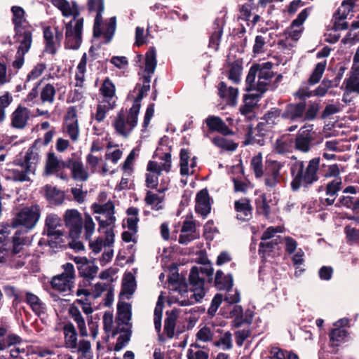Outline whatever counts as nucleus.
I'll return each instance as SVG.
<instances>
[{"instance_id": "obj_43", "label": "nucleus", "mask_w": 359, "mask_h": 359, "mask_svg": "<svg viewBox=\"0 0 359 359\" xmlns=\"http://www.w3.org/2000/svg\"><path fill=\"white\" fill-rule=\"evenodd\" d=\"M56 90L53 84L47 83L41 90L40 97L42 102L53 103Z\"/></svg>"}, {"instance_id": "obj_13", "label": "nucleus", "mask_w": 359, "mask_h": 359, "mask_svg": "<svg viewBox=\"0 0 359 359\" xmlns=\"http://www.w3.org/2000/svg\"><path fill=\"white\" fill-rule=\"evenodd\" d=\"M315 135V132L312 131V128L308 129L305 126L302 127L295 137V149L303 153L309 151L311 147L314 144L313 141L314 140Z\"/></svg>"}, {"instance_id": "obj_36", "label": "nucleus", "mask_w": 359, "mask_h": 359, "mask_svg": "<svg viewBox=\"0 0 359 359\" xmlns=\"http://www.w3.org/2000/svg\"><path fill=\"white\" fill-rule=\"evenodd\" d=\"M46 198L49 201H54L57 204L62 203L64 199V194L55 187H53L50 185H46L45 187Z\"/></svg>"}, {"instance_id": "obj_10", "label": "nucleus", "mask_w": 359, "mask_h": 359, "mask_svg": "<svg viewBox=\"0 0 359 359\" xmlns=\"http://www.w3.org/2000/svg\"><path fill=\"white\" fill-rule=\"evenodd\" d=\"M65 225L69 229V236L78 238L81 233L83 219L79 212L76 209L67 210L64 215Z\"/></svg>"}, {"instance_id": "obj_46", "label": "nucleus", "mask_w": 359, "mask_h": 359, "mask_svg": "<svg viewBox=\"0 0 359 359\" xmlns=\"http://www.w3.org/2000/svg\"><path fill=\"white\" fill-rule=\"evenodd\" d=\"M259 70V64H254L250 67L245 80L247 91L254 90L255 81Z\"/></svg>"}, {"instance_id": "obj_42", "label": "nucleus", "mask_w": 359, "mask_h": 359, "mask_svg": "<svg viewBox=\"0 0 359 359\" xmlns=\"http://www.w3.org/2000/svg\"><path fill=\"white\" fill-rule=\"evenodd\" d=\"M212 142L216 147L231 151H235L238 145L232 140H227L220 136L215 137Z\"/></svg>"}, {"instance_id": "obj_18", "label": "nucleus", "mask_w": 359, "mask_h": 359, "mask_svg": "<svg viewBox=\"0 0 359 359\" xmlns=\"http://www.w3.org/2000/svg\"><path fill=\"white\" fill-rule=\"evenodd\" d=\"M342 189V180L341 177L336 178L329 182L325 187V194L328 196H333V198H320V202L323 205L330 206L334 203L338 192Z\"/></svg>"}, {"instance_id": "obj_64", "label": "nucleus", "mask_w": 359, "mask_h": 359, "mask_svg": "<svg viewBox=\"0 0 359 359\" xmlns=\"http://www.w3.org/2000/svg\"><path fill=\"white\" fill-rule=\"evenodd\" d=\"M222 344L225 346V348L227 350L232 348L231 333L230 332L228 331L225 332L224 336L221 337L219 341L214 343L215 346H219Z\"/></svg>"}, {"instance_id": "obj_17", "label": "nucleus", "mask_w": 359, "mask_h": 359, "mask_svg": "<svg viewBox=\"0 0 359 359\" xmlns=\"http://www.w3.org/2000/svg\"><path fill=\"white\" fill-rule=\"evenodd\" d=\"M346 5L348 6L347 11L341 13V8H339L334 13V22L332 29L334 31L346 30L348 28V23L347 22L341 23L340 21L346 19L348 13L353 11L355 7V1L353 0H344L341 3V7H345Z\"/></svg>"}, {"instance_id": "obj_3", "label": "nucleus", "mask_w": 359, "mask_h": 359, "mask_svg": "<svg viewBox=\"0 0 359 359\" xmlns=\"http://www.w3.org/2000/svg\"><path fill=\"white\" fill-rule=\"evenodd\" d=\"M67 168L71 170L72 177L75 180L86 182L89 175L84 168L81 155L74 152L65 161L57 159L54 153H48L46 163L45 172L47 175L59 172L61 169Z\"/></svg>"}, {"instance_id": "obj_38", "label": "nucleus", "mask_w": 359, "mask_h": 359, "mask_svg": "<svg viewBox=\"0 0 359 359\" xmlns=\"http://www.w3.org/2000/svg\"><path fill=\"white\" fill-rule=\"evenodd\" d=\"M69 282L70 280L65 276V274H60L52 278L50 285L53 289L65 292L69 287Z\"/></svg>"}, {"instance_id": "obj_53", "label": "nucleus", "mask_w": 359, "mask_h": 359, "mask_svg": "<svg viewBox=\"0 0 359 359\" xmlns=\"http://www.w3.org/2000/svg\"><path fill=\"white\" fill-rule=\"evenodd\" d=\"M114 108V106L108 102V104H97L96 113L95 114V118L100 123L104 121L106 117L107 112Z\"/></svg>"}, {"instance_id": "obj_52", "label": "nucleus", "mask_w": 359, "mask_h": 359, "mask_svg": "<svg viewBox=\"0 0 359 359\" xmlns=\"http://www.w3.org/2000/svg\"><path fill=\"white\" fill-rule=\"evenodd\" d=\"M344 233L346 234V241L348 244L353 245L359 243V229L346 226L344 228Z\"/></svg>"}, {"instance_id": "obj_25", "label": "nucleus", "mask_w": 359, "mask_h": 359, "mask_svg": "<svg viewBox=\"0 0 359 359\" xmlns=\"http://www.w3.org/2000/svg\"><path fill=\"white\" fill-rule=\"evenodd\" d=\"M117 320L119 324L128 325L132 318L131 305L126 302L119 301L117 304Z\"/></svg>"}, {"instance_id": "obj_50", "label": "nucleus", "mask_w": 359, "mask_h": 359, "mask_svg": "<svg viewBox=\"0 0 359 359\" xmlns=\"http://www.w3.org/2000/svg\"><path fill=\"white\" fill-rule=\"evenodd\" d=\"M251 168L254 171L256 178H260L264 175L262 157L261 154L252 157L251 160Z\"/></svg>"}, {"instance_id": "obj_9", "label": "nucleus", "mask_w": 359, "mask_h": 359, "mask_svg": "<svg viewBox=\"0 0 359 359\" xmlns=\"http://www.w3.org/2000/svg\"><path fill=\"white\" fill-rule=\"evenodd\" d=\"M83 21V18H81L75 24H72V21L66 24L65 42L66 49L78 50L80 48L82 43Z\"/></svg>"}, {"instance_id": "obj_48", "label": "nucleus", "mask_w": 359, "mask_h": 359, "mask_svg": "<svg viewBox=\"0 0 359 359\" xmlns=\"http://www.w3.org/2000/svg\"><path fill=\"white\" fill-rule=\"evenodd\" d=\"M116 29V18L115 16L109 18L108 23L107 24V27L105 31L103 33L104 38L105 39V43H109L115 33Z\"/></svg>"}, {"instance_id": "obj_55", "label": "nucleus", "mask_w": 359, "mask_h": 359, "mask_svg": "<svg viewBox=\"0 0 359 359\" xmlns=\"http://www.w3.org/2000/svg\"><path fill=\"white\" fill-rule=\"evenodd\" d=\"M341 104L339 102H337L334 104H327L321 113L320 118L325 119L330 116L331 115L335 114L337 113H339L341 111Z\"/></svg>"}, {"instance_id": "obj_8", "label": "nucleus", "mask_w": 359, "mask_h": 359, "mask_svg": "<svg viewBox=\"0 0 359 359\" xmlns=\"http://www.w3.org/2000/svg\"><path fill=\"white\" fill-rule=\"evenodd\" d=\"M41 209L39 205L25 207L13 219L11 225L13 228L25 227L27 230L32 229L39 221Z\"/></svg>"}, {"instance_id": "obj_39", "label": "nucleus", "mask_w": 359, "mask_h": 359, "mask_svg": "<svg viewBox=\"0 0 359 359\" xmlns=\"http://www.w3.org/2000/svg\"><path fill=\"white\" fill-rule=\"evenodd\" d=\"M326 61L318 62L313 71L312 72L309 80L308 83L311 86L318 83L323 76V74L326 68Z\"/></svg>"}, {"instance_id": "obj_44", "label": "nucleus", "mask_w": 359, "mask_h": 359, "mask_svg": "<svg viewBox=\"0 0 359 359\" xmlns=\"http://www.w3.org/2000/svg\"><path fill=\"white\" fill-rule=\"evenodd\" d=\"M190 153L188 149L182 148L180 152V175L182 176L189 174V161Z\"/></svg>"}, {"instance_id": "obj_15", "label": "nucleus", "mask_w": 359, "mask_h": 359, "mask_svg": "<svg viewBox=\"0 0 359 359\" xmlns=\"http://www.w3.org/2000/svg\"><path fill=\"white\" fill-rule=\"evenodd\" d=\"M34 31V28L29 23L25 25L24 27L14 29V38L17 39L20 42V46L18 49L24 50V52L29 51L32 43V34Z\"/></svg>"}, {"instance_id": "obj_56", "label": "nucleus", "mask_w": 359, "mask_h": 359, "mask_svg": "<svg viewBox=\"0 0 359 359\" xmlns=\"http://www.w3.org/2000/svg\"><path fill=\"white\" fill-rule=\"evenodd\" d=\"M346 90L349 93L359 94V78L356 76H351L345 80Z\"/></svg>"}, {"instance_id": "obj_21", "label": "nucleus", "mask_w": 359, "mask_h": 359, "mask_svg": "<svg viewBox=\"0 0 359 359\" xmlns=\"http://www.w3.org/2000/svg\"><path fill=\"white\" fill-rule=\"evenodd\" d=\"M234 208L237 212L236 218L238 220L246 222L252 218V207L250 204V199L248 198L236 201L234 203Z\"/></svg>"}, {"instance_id": "obj_35", "label": "nucleus", "mask_w": 359, "mask_h": 359, "mask_svg": "<svg viewBox=\"0 0 359 359\" xmlns=\"http://www.w3.org/2000/svg\"><path fill=\"white\" fill-rule=\"evenodd\" d=\"M189 280L190 285L193 287V291H197L198 288H202L205 285V279L200 277L199 269L196 266H192L191 269Z\"/></svg>"}, {"instance_id": "obj_59", "label": "nucleus", "mask_w": 359, "mask_h": 359, "mask_svg": "<svg viewBox=\"0 0 359 359\" xmlns=\"http://www.w3.org/2000/svg\"><path fill=\"white\" fill-rule=\"evenodd\" d=\"M222 301L223 295L222 294L217 293L215 295L212 299L210 306L208 310V313L209 316H214L215 315V313L217 312Z\"/></svg>"}, {"instance_id": "obj_16", "label": "nucleus", "mask_w": 359, "mask_h": 359, "mask_svg": "<svg viewBox=\"0 0 359 359\" xmlns=\"http://www.w3.org/2000/svg\"><path fill=\"white\" fill-rule=\"evenodd\" d=\"M211 201L206 188L200 190L196 196V212L201 215L203 218H205L211 211Z\"/></svg>"}, {"instance_id": "obj_58", "label": "nucleus", "mask_w": 359, "mask_h": 359, "mask_svg": "<svg viewBox=\"0 0 359 359\" xmlns=\"http://www.w3.org/2000/svg\"><path fill=\"white\" fill-rule=\"evenodd\" d=\"M84 229L86 239L90 240L94 232L95 223L93 222L90 215L88 214H85Z\"/></svg>"}, {"instance_id": "obj_22", "label": "nucleus", "mask_w": 359, "mask_h": 359, "mask_svg": "<svg viewBox=\"0 0 359 359\" xmlns=\"http://www.w3.org/2000/svg\"><path fill=\"white\" fill-rule=\"evenodd\" d=\"M25 302L29 306L35 315L39 317L42 313H45V304L41 302L38 296L29 291L25 292Z\"/></svg>"}, {"instance_id": "obj_45", "label": "nucleus", "mask_w": 359, "mask_h": 359, "mask_svg": "<svg viewBox=\"0 0 359 359\" xmlns=\"http://www.w3.org/2000/svg\"><path fill=\"white\" fill-rule=\"evenodd\" d=\"M242 69V63L241 61L238 60L233 61L230 65L229 79L235 83H239Z\"/></svg>"}, {"instance_id": "obj_62", "label": "nucleus", "mask_w": 359, "mask_h": 359, "mask_svg": "<svg viewBox=\"0 0 359 359\" xmlns=\"http://www.w3.org/2000/svg\"><path fill=\"white\" fill-rule=\"evenodd\" d=\"M196 337L204 342L210 341L212 339V333L208 327L205 326L198 330Z\"/></svg>"}, {"instance_id": "obj_26", "label": "nucleus", "mask_w": 359, "mask_h": 359, "mask_svg": "<svg viewBox=\"0 0 359 359\" xmlns=\"http://www.w3.org/2000/svg\"><path fill=\"white\" fill-rule=\"evenodd\" d=\"M268 201L266 194H261L258 198L255 200L256 212L258 215H263L266 219H269L271 214V207Z\"/></svg>"}, {"instance_id": "obj_54", "label": "nucleus", "mask_w": 359, "mask_h": 359, "mask_svg": "<svg viewBox=\"0 0 359 359\" xmlns=\"http://www.w3.org/2000/svg\"><path fill=\"white\" fill-rule=\"evenodd\" d=\"M214 25H217V27L210 36V45L215 46L217 48L221 36L222 35L223 29L219 26L218 18L215 20Z\"/></svg>"}, {"instance_id": "obj_20", "label": "nucleus", "mask_w": 359, "mask_h": 359, "mask_svg": "<svg viewBox=\"0 0 359 359\" xmlns=\"http://www.w3.org/2000/svg\"><path fill=\"white\" fill-rule=\"evenodd\" d=\"M205 123L210 132L215 131L224 136L234 135V132L231 130L224 121L219 116H208L205 119Z\"/></svg>"}, {"instance_id": "obj_47", "label": "nucleus", "mask_w": 359, "mask_h": 359, "mask_svg": "<svg viewBox=\"0 0 359 359\" xmlns=\"http://www.w3.org/2000/svg\"><path fill=\"white\" fill-rule=\"evenodd\" d=\"M13 102V97L9 92H6L0 96V123L3 122L6 118V108H7Z\"/></svg>"}, {"instance_id": "obj_1", "label": "nucleus", "mask_w": 359, "mask_h": 359, "mask_svg": "<svg viewBox=\"0 0 359 359\" xmlns=\"http://www.w3.org/2000/svg\"><path fill=\"white\" fill-rule=\"evenodd\" d=\"M321 158L315 157L309 160L306 165L303 161H297L290 167L292 180L290 188L293 192L298 191L301 188L309 189L320 180V167Z\"/></svg>"}, {"instance_id": "obj_41", "label": "nucleus", "mask_w": 359, "mask_h": 359, "mask_svg": "<svg viewBox=\"0 0 359 359\" xmlns=\"http://www.w3.org/2000/svg\"><path fill=\"white\" fill-rule=\"evenodd\" d=\"M100 92L105 98H112L115 95V85L109 77H106L103 81Z\"/></svg>"}, {"instance_id": "obj_24", "label": "nucleus", "mask_w": 359, "mask_h": 359, "mask_svg": "<svg viewBox=\"0 0 359 359\" xmlns=\"http://www.w3.org/2000/svg\"><path fill=\"white\" fill-rule=\"evenodd\" d=\"M180 310L172 309L171 311H166V316L164 320V331L169 339H172L175 335V329L176 321L179 316Z\"/></svg>"}, {"instance_id": "obj_63", "label": "nucleus", "mask_w": 359, "mask_h": 359, "mask_svg": "<svg viewBox=\"0 0 359 359\" xmlns=\"http://www.w3.org/2000/svg\"><path fill=\"white\" fill-rule=\"evenodd\" d=\"M67 133L72 141H76L79 135V123H76V121L74 123H68L67 125Z\"/></svg>"}, {"instance_id": "obj_29", "label": "nucleus", "mask_w": 359, "mask_h": 359, "mask_svg": "<svg viewBox=\"0 0 359 359\" xmlns=\"http://www.w3.org/2000/svg\"><path fill=\"white\" fill-rule=\"evenodd\" d=\"M90 264H94V260H88L83 264L77 266L79 275L84 278L94 279L99 268L96 265L90 266Z\"/></svg>"}, {"instance_id": "obj_40", "label": "nucleus", "mask_w": 359, "mask_h": 359, "mask_svg": "<svg viewBox=\"0 0 359 359\" xmlns=\"http://www.w3.org/2000/svg\"><path fill=\"white\" fill-rule=\"evenodd\" d=\"M278 238L273 239L269 242H260L259 244V255L262 258H266V256H271V253L278 245Z\"/></svg>"}, {"instance_id": "obj_2", "label": "nucleus", "mask_w": 359, "mask_h": 359, "mask_svg": "<svg viewBox=\"0 0 359 359\" xmlns=\"http://www.w3.org/2000/svg\"><path fill=\"white\" fill-rule=\"evenodd\" d=\"M321 158L315 157L309 160L306 165L303 161H297L290 167L292 180L290 188L293 192L298 191L301 188L309 189L320 180V167Z\"/></svg>"}, {"instance_id": "obj_6", "label": "nucleus", "mask_w": 359, "mask_h": 359, "mask_svg": "<svg viewBox=\"0 0 359 359\" xmlns=\"http://www.w3.org/2000/svg\"><path fill=\"white\" fill-rule=\"evenodd\" d=\"M141 108V104L133 102L130 107L126 121L123 110H121L113 123L116 133L123 137H127L137 124L138 114Z\"/></svg>"}, {"instance_id": "obj_31", "label": "nucleus", "mask_w": 359, "mask_h": 359, "mask_svg": "<svg viewBox=\"0 0 359 359\" xmlns=\"http://www.w3.org/2000/svg\"><path fill=\"white\" fill-rule=\"evenodd\" d=\"M87 55L86 53L82 55L76 67L75 74L76 87L83 88L85 81V74L86 72Z\"/></svg>"}, {"instance_id": "obj_5", "label": "nucleus", "mask_w": 359, "mask_h": 359, "mask_svg": "<svg viewBox=\"0 0 359 359\" xmlns=\"http://www.w3.org/2000/svg\"><path fill=\"white\" fill-rule=\"evenodd\" d=\"M157 65L156 50L155 47L151 46L145 53V68L144 74L142 76V86L137 83L135 89L140 87L139 92L135 97L133 102L141 104V101L150 90V82L151 75L154 73Z\"/></svg>"}, {"instance_id": "obj_7", "label": "nucleus", "mask_w": 359, "mask_h": 359, "mask_svg": "<svg viewBox=\"0 0 359 359\" xmlns=\"http://www.w3.org/2000/svg\"><path fill=\"white\" fill-rule=\"evenodd\" d=\"M12 246L7 248L8 257L13 259L11 264V268L19 269L25 264V259L29 255L25 245H27V238L21 236V232L16 231L12 237Z\"/></svg>"}, {"instance_id": "obj_30", "label": "nucleus", "mask_w": 359, "mask_h": 359, "mask_svg": "<svg viewBox=\"0 0 359 359\" xmlns=\"http://www.w3.org/2000/svg\"><path fill=\"white\" fill-rule=\"evenodd\" d=\"M12 13V23L14 26V29L24 27L23 23H29L25 18V10L18 6H13L11 7Z\"/></svg>"}, {"instance_id": "obj_32", "label": "nucleus", "mask_w": 359, "mask_h": 359, "mask_svg": "<svg viewBox=\"0 0 359 359\" xmlns=\"http://www.w3.org/2000/svg\"><path fill=\"white\" fill-rule=\"evenodd\" d=\"M135 287L136 283L135 276L130 272L126 273L122 281L120 297L125 294L132 295L135 292Z\"/></svg>"}, {"instance_id": "obj_23", "label": "nucleus", "mask_w": 359, "mask_h": 359, "mask_svg": "<svg viewBox=\"0 0 359 359\" xmlns=\"http://www.w3.org/2000/svg\"><path fill=\"white\" fill-rule=\"evenodd\" d=\"M215 285L219 290L230 291L233 285L232 275H224L222 270H217L215 273Z\"/></svg>"}, {"instance_id": "obj_28", "label": "nucleus", "mask_w": 359, "mask_h": 359, "mask_svg": "<svg viewBox=\"0 0 359 359\" xmlns=\"http://www.w3.org/2000/svg\"><path fill=\"white\" fill-rule=\"evenodd\" d=\"M348 334V332L344 328L336 327L332 329L329 334L330 346L332 348L338 347L345 341Z\"/></svg>"}, {"instance_id": "obj_34", "label": "nucleus", "mask_w": 359, "mask_h": 359, "mask_svg": "<svg viewBox=\"0 0 359 359\" xmlns=\"http://www.w3.org/2000/svg\"><path fill=\"white\" fill-rule=\"evenodd\" d=\"M61 219L55 214H49L47 215L45 222V231H46L47 236L53 234L58 235V230L56 228L60 225Z\"/></svg>"}, {"instance_id": "obj_33", "label": "nucleus", "mask_w": 359, "mask_h": 359, "mask_svg": "<svg viewBox=\"0 0 359 359\" xmlns=\"http://www.w3.org/2000/svg\"><path fill=\"white\" fill-rule=\"evenodd\" d=\"M43 33L45 43V50L51 55H55L57 52V49L55 48V43L54 41V34L51 29V27L50 26L44 27Z\"/></svg>"}, {"instance_id": "obj_61", "label": "nucleus", "mask_w": 359, "mask_h": 359, "mask_svg": "<svg viewBox=\"0 0 359 359\" xmlns=\"http://www.w3.org/2000/svg\"><path fill=\"white\" fill-rule=\"evenodd\" d=\"M58 235L53 234L50 236H48L50 238L47 241L48 245L51 248H57L58 247L62 246V243H63L62 236H63V233L61 231H57Z\"/></svg>"}, {"instance_id": "obj_12", "label": "nucleus", "mask_w": 359, "mask_h": 359, "mask_svg": "<svg viewBox=\"0 0 359 359\" xmlns=\"http://www.w3.org/2000/svg\"><path fill=\"white\" fill-rule=\"evenodd\" d=\"M283 166V164L277 161H266L264 184L267 187L274 188L280 183L281 178L280 171Z\"/></svg>"}, {"instance_id": "obj_60", "label": "nucleus", "mask_w": 359, "mask_h": 359, "mask_svg": "<svg viewBox=\"0 0 359 359\" xmlns=\"http://www.w3.org/2000/svg\"><path fill=\"white\" fill-rule=\"evenodd\" d=\"M355 197L348 196H341L337 202L334 204L335 207L341 208L342 206L351 208L353 210Z\"/></svg>"}, {"instance_id": "obj_14", "label": "nucleus", "mask_w": 359, "mask_h": 359, "mask_svg": "<svg viewBox=\"0 0 359 359\" xmlns=\"http://www.w3.org/2000/svg\"><path fill=\"white\" fill-rule=\"evenodd\" d=\"M265 123L259 122L257 123L255 128H253L252 124L247 126V131L245 135V140L243 141L244 145L257 144L263 146L265 143L264 137L265 135Z\"/></svg>"}, {"instance_id": "obj_19", "label": "nucleus", "mask_w": 359, "mask_h": 359, "mask_svg": "<svg viewBox=\"0 0 359 359\" xmlns=\"http://www.w3.org/2000/svg\"><path fill=\"white\" fill-rule=\"evenodd\" d=\"M30 111L25 107L18 105L11 114V126L17 129H23L27 125Z\"/></svg>"}, {"instance_id": "obj_51", "label": "nucleus", "mask_w": 359, "mask_h": 359, "mask_svg": "<svg viewBox=\"0 0 359 359\" xmlns=\"http://www.w3.org/2000/svg\"><path fill=\"white\" fill-rule=\"evenodd\" d=\"M121 332H126L124 334H121L118 339L114 350L115 351H121L130 341L131 336V330H126L124 327L120 329Z\"/></svg>"}, {"instance_id": "obj_57", "label": "nucleus", "mask_w": 359, "mask_h": 359, "mask_svg": "<svg viewBox=\"0 0 359 359\" xmlns=\"http://www.w3.org/2000/svg\"><path fill=\"white\" fill-rule=\"evenodd\" d=\"M46 68L44 63H39L34 67L31 72L27 74V82L30 80H34L39 78Z\"/></svg>"}, {"instance_id": "obj_4", "label": "nucleus", "mask_w": 359, "mask_h": 359, "mask_svg": "<svg viewBox=\"0 0 359 359\" xmlns=\"http://www.w3.org/2000/svg\"><path fill=\"white\" fill-rule=\"evenodd\" d=\"M39 160V154L33 147H29L23 158H17L15 161V164L20 166L22 170H11L13 179L19 182L29 181L30 179L28 175L35 173Z\"/></svg>"}, {"instance_id": "obj_27", "label": "nucleus", "mask_w": 359, "mask_h": 359, "mask_svg": "<svg viewBox=\"0 0 359 359\" xmlns=\"http://www.w3.org/2000/svg\"><path fill=\"white\" fill-rule=\"evenodd\" d=\"M63 332L65 335V343L72 348H76L78 346L77 332L74 325L68 322L63 327Z\"/></svg>"}, {"instance_id": "obj_49", "label": "nucleus", "mask_w": 359, "mask_h": 359, "mask_svg": "<svg viewBox=\"0 0 359 359\" xmlns=\"http://www.w3.org/2000/svg\"><path fill=\"white\" fill-rule=\"evenodd\" d=\"M283 111L277 107H273L269 110L262 118L267 124L274 125L276 124V119L277 118H282Z\"/></svg>"}, {"instance_id": "obj_11", "label": "nucleus", "mask_w": 359, "mask_h": 359, "mask_svg": "<svg viewBox=\"0 0 359 359\" xmlns=\"http://www.w3.org/2000/svg\"><path fill=\"white\" fill-rule=\"evenodd\" d=\"M307 107L306 102H290L285 105L283 111L282 118L290 123H303L305 109Z\"/></svg>"}, {"instance_id": "obj_37", "label": "nucleus", "mask_w": 359, "mask_h": 359, "mask_svg": "<svg viewBox=\"0 0 359 359\" xmlns=\"http://www.w3.org/2000/svg\"><path fill=\"white\" fill-rule=\"evenodd\" d=\"M308 107H306L305 115L304 116V121H312L317 117L318 111L320 109V102L309 101L307 104Z\"/></svg>"}]
</instances>
